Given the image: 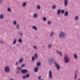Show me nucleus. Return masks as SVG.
Here are the masks:
<instances>
[{"label":"nucleus","instance_id":"79ce46f5","mask_svg":"<svg viewBox=\"0 0 80 80\" xmlns=\"http://www.w3.org/2000/svg\"><path fill=\"white\" fill-rule=\"evenodd\" d=\"M25 66V64H22V65L21 67H24Z\"/></svg>","mask_w":80,"mask_h":80},{"label":"nucleus","instance_id":"9b49d317","mask_svg":"<svg viewBox=\"0 0 80 80\" xmlns=\"http://www.w3.org/2000/svg\"><path fill=\"white\" fill-rule=\"evenodd\" d=\"M32 29H33L34 30L37 31V30H38V28H37V27L35 26H33L32 27Z\"/></svg>","mask_w":80,"mask_h":80},{"label":"nucleus","instance_id":"f704fd0d","mask_svg":"<svg viewBox=\"0 0 80 80\" xmlns=\"http://www.w3.org/2000/svg\"><path fill=\"white\" fill-rule=\"evenodd\" d=\"M51 47H52V45H51V44H49L48 45V48H50Z\"/></svg>","mask_w":80,"mask_h":80},{"label":"nucleus","instance_id":"6ab92c4d","mask_svg":"<svg viewBox=\"0 0 80 80\" xmlns=\"http://www.w3.org/2000/svg\"><path fill=\"white\" fill-rule=\"evenodd\" d=\"M54 35V32L52 31L50 32V35L51 37H53Z\"/></svg>","mask_w":80,"mask_h":80},{"label":"nucleus","instance_id":"ddd939ff","mask_svg":"<svg viewBox=\"0 0 80 80\" xmlns=\"http://www.w3.org/2000/svg\"><path fill=\"white\" fill-rule=\"evenodd\" d=\"M22 73H26L27 72V70L26 69H23L22 71Z\"/></svg>","mask_w":80,"mask_h":80},{"label":"nucleus","instance_id":"423d86ee","mask_svg":"<svg viewBox=\"0 0 80 80\" xmlns=\"http://www.w3.org/2000/svg\"><path fill=\"white\" fill-rule=\"evenodd\" d=\"M49 77L50 78H53V77L52 76V71L49 70Z\"/></svg>","mask_w":80,"mask_h":80},{"label":"nucleus","instance_id":"c85d7f7f","mask_svg":"<svg viewBox=\"0 0 80 80\" xmlns=\"http://www.w3.org/2000/svg\"><path fill=\"white\" fill-rule=\"evenodd\" d=\"M74 57L75 59H77V55L76 54L74 55Z\"/></svg>","mask_w":80,"mask_h":80},{"label":"nucleus","instance_id":"0eeeda50","mask_svg":"<svg viewBox=\"0 0 80 80\" xmlns=\"http://www.w3.org/2000/svg\"><path fill=\"white\" fill-rule=\"evenodd\" d=\"M68 4V0H64V6L65 7H67Z\"/></svg>","mask_w":80,"mask_h":80},{"label":"nucleus","instance_id":"a211bd4d","mask_svg":"<svg viewBox=\"0 0 80 80\" xmlns=\"http://www.w3.org/2000/svg\"><path fill=\"white\" fill-rule=\"evenodd\" d=\"M17 41V39H15L14 40L13 42V45H15V44H16Z\"/></svg>","mask_w":80,"mask_h":80},{"label":"nucleus","instance_id":"f8f14e48","mask_svg":"<svg viewBox=\"0 0 80 80\" xmlns=\"http://www.w3.org/2000/svg\"><path fill=\"white\" fill-rule=\"evenodd\" d=\"M77 70H76V73H75V75L74 76V80H77Z\"/></svg>","mask_w":80,"mask_h":80},{"label":"nucleus","instance_id":"2f4dec72","mask_svg":"<svg viewBox=\"0 0 80 80\" xmlns=\"http://www.w3.org/2000/svg\"><path fill=\"white\" fill-rule=\"evenodd\" d=\"M43 20L44 22H46L47 20V18L46 17H44L43 18Z\"/></svg>","mask_w":80,"mask_h":80},{"label":"nucleus","instance_id":"c9c22d12","mask_svg":"<svg viewBox=\"0 0 80 80\" xmlns=\"http://www.w3.org/2000/svg\"><path fill=\"white\" fill-rule=\"evenodd\" d=\"M41 78H42V76H41L38 77V80H40L41 79Z\"/></svg>","mask_w":80,"mask_h":80},{"label":"nucleus","instance_id":"39448f33","mask_svg":"<svg viewBox=\"0 0 80 80\" xmlns=\"http://www.w3.org/2000/svg\"><path fill=\"white\" fill-rule=\"evenodd\" d=\"M55 63L57 70H59L60 69V65L57 63V62H55Z\"/></svg>","mask_w":80,"mask_h":80},{"label":"nucleus","instance_id":"a19ab883","mask_svg":"<svg viewBox=\"0 0 80 80\" xmlns=\"http://www.w3.org/2000/svg\"><path fill=\"white\" fill-rule=\"evenodd\" d=\"M61 12L62 13H64V12H65V11H64V10H62Z\"/></svg>","mask_w":80,"mask_h":80},{"label":"nucleus","instance_id":"58836bf2","mask_svg":"<svg viewBox=\"0 0 80 80\" xmlns=\"http://www.w3.org/2000/svg\"><path fill=\"white\" fill-rule=\"evenodd\" d=\"M32 61H34V60H35V57H33L32 58Z\"/></svg>","mask_w":80,"mask_h":80},{"label":"nucleus","instance_id":"7ed1b4c3","mask_svg":"<svg viewBox=\"0 0 80 80\" xmlns=\"http://www.w3.org/2000/svg\"><path fill=\"white\" fill-rule=\"evenodd\" d=\"M10 71V68L9 66H7L5 67L4 68V72H5L6 73H9Z\"/></svg>","mask_w":80,"mask_h":80},{"label":"nucleus","instance_id":"dca6fc26","mask_svg":"<svg viewBox=\"0 0 80 80\" xmlns=\"http://www.w3.org/2000/svg\"><path fill=\"white\" fill-rule=\"evenodd\" d=\"M37 8L38 10H40L41 8V6H40V5H38L37 6Z\"/></svg>","mask_w":80,"mask_h":80},{"label":"nucleus","instance_id":"5701e85b","mask_svg":"<svg viewBox=\"0 0 80 80\" xmlns=\"http://www.w3.org/2000/svg\"><path fill=\"white\" fill-rule=\"evenodd\" d=\"M68 11H66L64 14V16H65V17H66L67 16V15H68Z\"/></svg>","mask_w":80,"mask_h":80},{"label":"nucleus","instance_id":"de8ad7c7","mask_svg":"<svg viewBox=\"0 0 80 80\" xmlns=\"http://www.w3.org/2000/svg\"><path fill=\"white\" fill-rule=\"evenodd\" d=\"M10 80H13V79H10Z\"/></svg>","mask_w":80,"mask_h":80},{"label":"nucleus","instance_id":"ea45409f","mask_svg":"<svg viewBox=\"0 0 80 80\" xmlns=\"http://www.w3.org/2000/svg\"><path fill=\"white\" fill-rule=\"evenodd\" d=\"M17 69H18V70H22V68L20 67H18L17 68Z\"/></svg>","mask_w":80,"mask_h":80},{"label":"nucleus","instance_id":"9d476101","mask_svg":"<svg viewBox=\"0 0 80 80\" xmlns=\"http://www.w3.org/2000/svg\"><path fill=\"white\" fill-rule=\"evenodd\" d=\"M34 71L35 73H37L38 71V67L36 66L34 68Z\"/></svg>","mask_w":80,"mask_h":80},{"label":"nucleus","instance_id":"a18cd8bd","mask_svg":"<svg viewBox=\"0 0 80 80\" xmlns=\"http://www.w3.org/2000/svg\"><path fill=\"white\" fill-rule=\"evenodd\" d=\"M16 73H19V71H17L16 72Z\"/></svg>","mask_w":80,"mask_h":80},{"label":"nucleus","instance_id":"c756f323","mask_svg":"<svg viewBox=\"0 0 80 80\" xmlns=\"http://www.w3.org/2000/svg\"><path fill=\"white\" fill-rule=\"evenodd\" d=\"M0 19H3V15L2 14L0 16Z\"/></svg>","mask_w":80,"mask_h":80},{"label":"nucleus","instance_id":"1a4fd4ad","mask_svg":"<svg viewBox=\"0 0 80 80\" xmlns=\"http://www.w3.org/2000/svg\"><path fill=\"white\" fill-rule=\"evenodd\" d=\"M57 53L60 55L61 57H62V53L60 52V51L58 50H56V51Z\"/></svg>","mask_w":80,"mask_h":80},{"label":"nucleus","instance_id":"393cba45","mask_svg":"<svg viewBox=\"0 0 80 80\" xmlns=\"http://www.w3.org/2000/svg\"><path fill=\"white\" fill-rule=\"evenodd\" d=\"M26 5H27V3L26 2H24L22 5V6L23 7H25L26 6Z\"/></svg>","mask_w":80,"mask_h":80},{"label":"nucleus","instance_id":"473e14b6","mask_svg":"<svg viewBox=\"0 0 80 80\" xmlns=\"http://www.w3.org/2000/svg\"><path fill=\"white\" fill-rule=\"evenodd\" d=\"M56 7H57V6L55 5H53L52 7L53 9H55V8H56Z\"/></svg>","mask_w":80,"mask_h":80},{"label":"nucleus","instance_id":"412c9836","mask_svg":"<svg viewBox=\"0 0 80 80\" xmlns=\"http://www.w3.org/2000/svg\"><path fill=\"white\" fill-rule=\"evenodd\" d=\"M18 34L20 35H21V37H22V36H23V33H22V32H18Z\"/></svg>","mask_w":80,"mask_h":80},{"label":"nucleus","instance_id":"4be33fe9","mask_svg":"<svg viewBox=\"0 0 80 80\" xmlns=\"http://www.w3.org/2000/svg\"><path fill=\"white\" fill-rule=\"evenodd\" d=\"M37 66H40L41 65V62H37Z\"/></svg>","mask_w":80,"mask_h":80},{"label":"nucleus","instance_id":"a878e982","mask_svg":"<svg viewBox=\"0 0 80 80\" xmlns=\"http://www.w3.org/2000/svg\"><path fill=\"white\" fill-rule=\"evenodd\" d=\"M7 11L8 12H10L12 11V9H11V8H9L7 9Z\"/></svg>","mask_w":80,"mask_h":80},{"label":"nucleus","instance_id":"4468645a","mask_svg":"<svg viewBox=\"0 0 80 80\" xmlns=\"http://www.w3.org/2000/svg\"><path fill=\"white\" fill-rule=\"evenodd\" d=\"M33 17L35 18H37V17H38V15L37 13H35L33 14Z\"/></svg>","mask_w":80,"mask_h":80},{"label":"nucleus","instance_id":"2eb2a0df","mask_svg":"<svg viewBox=\"0 0 80 80\" xmlns=\"http://www.w3.org/2000/svg\"><path fill=\"white\" fill-rule=\"evenodd\" d=\"M23 58H21V59H20L19 61V63H22L23 62Z\"/></svg>","mask_w":80,"mask_h":80},{"label":"nucleus","instance_id":"6e6552de","mask_svg":"<svg viewBox=\"0 0 80 80\" xmlns=\"http://www.w3.org/2000/svg\"><path fill=\"white\" fill-rule=\"evenodd\" d=\"M29 77H30V74H28L26 75L23 76L22 78L23 79H26L27 78H29Z\"/></svg>","mask_w":80,"mask_h":80},{"label":"nucleus","instance_id":"b1692460","mask_svg":"<svg viewBox=\"0 0 80 80\" xmlns=\"http://www.w3.org/2000/svg\"><path fill=\"white\" fill-rule=\"evenodd\" d=\"M19 43H21L22 42V40L21 38H19L18 40Z\"/></svg>","mask_w":80,"mask_h":80},{"label":"nucleus","instance_id":"72a5a7b5","mask_svg":"<svg viewBox=\"0 0 80 80\" xmlns=\"http://www.w3.org/2000/svg\"><path fill=\"white\" fill-rule=\"evenodd\" d=\"M75 18L76 20H78V16H76L75 17Z\"/></svg>","mask_w":80,"mask_h":80},{"label":"nucleus","instance_id":"f03ea898","mask_svg":"<svg viewBox=\"0 0 80 80\" xmlns=\"http://www.w3.org/2000/svg\"><path fill=\"white\" fill-rule=\"evenodd\" d=\"M64 62L66 63H68L70 62V58L68 55H66L64 57Z\"/></svg>","mask_w":80,"mask_h":80},{"label":"nucleus","instance_id":"aec40b11","mask_svg":"<svg viewBox=\"0 0 80 80\" xmlns=\"http://www.w3.org/2000/svg\"><path fill=\"white\" fill-rule=\"evenodd\" d=\"M13 24L15 26L17 25V22L16 21H14L13 22Z\"/></svg>","mask_w":80,"mask_h":80},{"label":"nucleus","instance_id":"f257e3e1","mask_svg":"<svg viewBox=\"0 0 80 80\" xmlns=\"http://www.w3.org/2000/svg\"><path fill=\"white\" fill-rule=\"evenodd\" d=\"M58 37L61 39H65L66 37L65 33L63 31L61 32L58 34Z\"/></svg>","mask_w":80,"mask_h":80},{"label":"nucleus","instance_id":"20e7f679","mask_svg":"<svg viewBox=\"0 0 80 80\" xmlns=\"http://www.w3.org/2000/svg\"><path fill=\"white\" fill-rule=\"evenodd\" d=\"M55 59L54 58L52 57L51 58H49V63H52L54 61H55Z\"/></svg>","mask_w":80,"mask_h":80},{"label":"nucleus","instance_id":"c03bdc74","mask_svg":"<svg viewBox=\"0 0 80 80\" xmlns=\"http://www.w3.org/2000/svg\"><path fill=\"white\" fill-rule=\"evenodd\" d=\"M3 3V1L2 0H0V3Z\"/></svg>","mask_w":80,"mask_h":80},{"label":"nucleus","instance_id":"7c9ffc66","mask_svg":"<svg viewBox=\"0 0 80 80\" xmlns=\"http://www.w3.org/2000/svg\"><path fill=\"white\" fill-rule=\"evenodd\" d=\"M34 56L36 58H38V55H37V53H35V54Z\"/></svg>","mask_w":80,"mask_h":80},{"label":"nucleus","instance_id":"49530a36","mask_svg":"<svg viewBox=\"0 0 80 80\" xmlns=\"http://www.w3.org/2000/svg\"><path fill=\"white\" fill-rule=\"evenodd\" d=\"M78 80H80V78L78 79Z\"/></svg>","mask_w":80,"mask_h":80},{"label":"nucleus","instance_id":"4c0bfd02","mask_svg":"<svg viewBox=\"0 0 80 80\" xmlns=\"http://www.w3.org/2000/svg\"><path fill=\"white\" fill-rule=\"evenodd\" d=\"M47 23L48 25H50L51 24V22L50 21H48Z\"/></svg>","mask_w":80,"mask_h":80},{"label":"nucleus","instance_id":"f3484780","mask_svg":"<svg viewBox=\"0 0 80 80\" xmlns=\"http://www.w3.org/2000/svg\"><path fill=\"white\" fill-rule=\"evenodd\" d=\"M60 13H61V10L59 9L57 11V15H60Z\"/></svg>","mask_w":80,"mask_h":80},{"label":"nucleus","instance_id":"cd10ccee","mask_svg":"<svg viewBox=\"0 0 80 80\" xmlns=\"http://www.w3.org/2000/svg\"><path fill=\"white\" fill-rule=\"evenodd\" d=\"M33 48L34 49V50H37V47L35 46H33Z\"/></svg>","mask_w":80,"mask_h":80},{"label":"nucleus","instance_id":"e433bc0d","mask_svg":"<svg viewBox=\"0 0 80 80\" xmlns=\"http://www.w3.org/2000/svg\"><path fill=\"white\" fill-rule=\"evenodd\" d=\"M18 64V62L17 61L15 64V66H17Z\"/></svg>","mask_w":80,"mask_h":80},{"label":"nucleus","instance_id":"37998d69","mask_svg":"<svg viewBox=\"0 0 80 80\" xmlns=\"http://www.w3.org/2000/svg\"><path fill=\"white\" fill-rule=\"evenodd\" d=\"M0 43H2V44H3V42L2 41H0Z\"/></svg>","mask_w":80,"mask_h":80},{"label":"nucleus","instance_id":"bb28decb","mask_svg":"<svg viewBox=\"0 0 80 80\" xmlns=\"http://www.w3.org/2000/svg\"><path fill=\"white\" fill-rule=\"evenodd\" d=\"M16 28H17L18 30H19V29H20V27L19 26V24H18L16 25Z\"/></svg>","mask_w":80,"mask_h":80}]
</instances>
